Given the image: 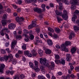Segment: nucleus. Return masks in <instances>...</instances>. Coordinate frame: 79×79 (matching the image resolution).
<instances>
[{
    "label": "nucleus",
    "instance_id": "nucleus-14",
    "mask_svg": "<svg viewBox=\"0 0 79 79\" xmlns=\"http://www.w3.org/2000/svg\"><path fill=\"white\" fill-rule=\"evenodd\" d=\"M16 44V42H15V41H14V42H12L11 48L13 50H14V48L15 47V45Z\"/></svg>",
    "mask_w": 79,
    "mask_h": 79
},
{
    "label": "nucleus",
    "instance_id": "nucleus-35",
    "mask_svg": "<svg viewBox=\"0 0 79 79\" xmlns=\"http://www.w3.org/2000/svg\"><path fill=\"white\" fill-rule=\"evenodd\" d=\"M4 60L5 61H8V60L9 58V57H8V56H4Z\"/></svg>",
    "mask_w": 79,
    "mask_h": 79
},
{
    "label": "nucleus",
    "instance_id": "nucleus-39",
    "mask_svg": "<svg viewBox=\"0 0 79 79\" xmlns=\"http://www.w3.org/2000/svg\"><path fill=\"white\" fill-rule=\"evenodd\" d=\"M8 56L9 58H13V55L11 54H9Z\"/></svg>",
    "mask_w": 79,
    "mask_h": 79
},
{
    "label": "nucleus",
    "instance_id": "nucleus-46",
    "mask_svg": "<svg viewBox=\"0 0 79 79\" xmlns=\"http://www.w3.org/2000/svg\"><path fill=\"white\" fill-rule=\"evenodd\" d=\"M64 3L65 5H69V2H68V1L67 0H65Z\"/></svg>",
    "mask_w": 79,
    "mask_h": 79
},
{
    "label": "nucleus",
    "instance_id": "nucleus-17",
    "mask_svg": "<svg viewBox=\"0 0 79 79\" xmlns=\"http://www.w3.org/2000/svg\"><path fill=\"white\" fill-rule=\"evenodd\" d=\"M76 51V48L73 47L72 49L71 50V52L72 54H73L75 53V52Z\"/></svg>",
    "mask_w": 79,
    "mask_h": 79
},
{
    "label": "nucleus",
    "instance_id": "nucleus-20",
    "mask_svg": "<svg viewBox=\"0 0 79 79\" xmlns=\"http://www.w3.org/2000/svg\"><path fill=\"white\" fill-rule=\"evenodd\" d=\"M74 30L75 32H77L79 30V27L75 26L74 27Z\"/></svg>",
    "mask_w": 79,
    "mask_h": 79
},
{
    "label": "nucleus",
    "instance_id": "nucleus-42",
    "mask_svg": "<svg viewBox=\"0 0 79 79\" xmlns=\"http://www.w3.org/2000/svg\"><path fill=\"white\" fill-rule=\"evenodd\" d=\"M1 53L3 54H4L6 53V51L4 49H1Z\"/></svg>",
    "mask_w": 79,
    "mask_h": 79
},
{
    "label": "nucleus",
    "instance_id": "nucleus-28",
    "mask_svg": "<svg viewBox=\"0 0 79 79\" xmlns=\"http://www.w3.org/2000/svg\"><path fill=\"white\" fill-rule=\"evenodd\" d=\"M76 8V5H73L71 6V9L72 10H75Z\"/></svg>",
    "mask_w": 79,
    "mask_h": 79
},
{
    "label": "nucleus",
    "instance_id": "nucleus-12",
    "mask_svg": "<svg viewBox=\"0 0 79 79\" xmlns=\"http://www.w3.org/2000/svg\"><path fill=\"white\" fill-rule=\"evenodd\" d=\"M24 18H22V17H20V18L19 17L16 18V20L17 22H19V21H24Z\"/></svg>",
    "mask_w": 79,
    "mask_h": 79
},
{
    "label": "nucleus",
    "instance_id": "nucleus-51",
    "mask_svg": "<svg viewBox=\"0 0 79 79\" xmlns=\"http://www.w3.org/2000/svg\"><path fill=\"white\" fill-rule=\"evenodd\" d=\"M25 2L26 3H31V1L30 0H26Z\"/></svg>",
    "mask_w": 79,
    "mask_h": 79
},
{
    "label": "nucleus",
    "instance_id": "nucleus-10",
    "mask_svg": "<svg viewBox=\"0 0 79 79\" xmlns=\"http://www.w3.org/2000/svg\"><path fill=\"white\" fill-rule=\"evenodd\" d=\"M66 60L67 61H70L71 60V56L69 54H67L66 55Z\"/></svg>",
    "mask_w": 79,
    "mask_h": 79
},
{
    "label": "nucleus",
    "instance_id": "nucleus-30",
    "mask_svg": "<svg viewBox=\"0 0 79 79\" xmlns=\"http://www.w3.org/2000/svg\"><path fill=\"white\" fill-rule=\"evenodd\" d=\"M55 30L57 33H59L60 32V29L58 28H55Z\"/></svg>",
    "mask_w": 79,
    "mask_h": 79
},
{
    "label": "nucleus",
    "instance_id": "nucleus-52",
    "mask_svg": "<svg viewBox=\"0 0 79 79\" xmlns=\"http://www.w3.org/2000/svg\"><path fill=\"white\" fill-rule=\"evenodd\" d=\"M24 36L26 37V38H27L28 39H30V37L29 36H27V34H24Z\"/></svg>",
    "mask_w": 79,
    "mask_h": 79
},
{
    "label": "nucleus",
    "instance_id": "nucleus-15",
    "mask_svg": "<svg viewBox=\"0 0 79 79\" xmlns=\"http://www.w3.org/2000/svg\"><path fill=\"white\" fill-rule=\"evenodd\" d=\"M59 4V9L60 10H61L63 8V3L60 2Z\"/></svg>",
    "mask_w": 79,
    "mask_h": 79
},
{
    "label": "nucleus",
    "instance_id": "nucleus-6",
    "mask_svg": "<svg viewBox=\"0 0 79 79\" xmlns=\"http://www.w3.org/2000/svg\"><path fill=\"white\" fill-rule=\"evenodd\" d=\"M39 26L34 22H32L31 24L28 27L29 29H32L33 27H38Z\"/></svg>",
    "mask_w": 79,
    "mask_h": 79
},
{
    "label": "nucleus",
    "instance_id": "nucleus-64",
    "mask_svg": "<svg viewBox=\"0 0 79 79\" xmlns=\"http://www.w3.org/2000/svg\"><path fill=\"white\" fill-rule=\"evenodd\" d=\"M76 23L78 25V26H79V20H77L76 21Z\"/></svg>",
    "mask_w": 79,
    "mask_h": 79
},
{
    "label": "nucleus",
    "instance_id": "nucleus-48",
    "mask_svg": "<svg viewBox=\"0 0 79 79\" xmlns=\"http://www.w3.org/2000/svg\"><path fill=\"white\" fill-rule=\"evenodd\" d=\"M0 60L1 61H4L5 60L4 57H0Z\"/></svg>",
    "mask_w": 79,
    "mask_h": 79
},
{
    "label": "nucleus",
    "instance_id": "nucleus-61",
    "mask_svg": "<svg viewBox=\"0 0 79 79\" xmlns=\"http://www.w3.org/2000/svg\"><path fill=\"white\" fill-rule=\"evenodd\" d=\"M14 79H19V77H18V75H16L15 77H14Z\"/></svg>",
    "mask_w": 79,
    "mask_h": 79
},
{
    "label": "nucleus",
    "instance_id": "nucleus-26",
    "mask_svg": "<svg viewBox=\"0 0 79 79\" xmlns=\"http://www.w3.org/2000/svg\"><path fill=\"white\" fill-rule=\"evenodd\" d=\"M38 79H45V77L43 76L39 75L38 77Z\"/></svg>",
    "mask_w": 79,
    "mask_h": 79
},
{
    "label": "nucleus",
    "instance_id": "nucleus-58",
    "mask_svg": "<svg viewBox=\"0 0 79 79\" xmlns=\"http://www.w3.org/2000/svg\"><path fill=\"white\" fill-rule=\"evenodd\" d=\"M58 74L59 76H61L63 74V73L61 72H59L58 73Z\"/></svg>",
    "mask_w": 79,
    "mask_h": 79
},
{
    "label": "nucleus",
    "instance_id": "nucleus-21",
    "mask_svg": "<svg viewBox=\"0 0 79 79\" xmlns=\"http://www.w3.org/2000/svg\"><path fill=\"white\" fill-rule=\"evenodd\" d=\"M1 23L2 24L6 25V20H2L1 21Z\"/></svg>",
    "mask_w": 79,
    "mask_h": 79
},
{
    "label": "nucleus",
    "instance_id": "nucleus-54",
    "mask_svg": "<svg viewBox=\"0 0 79 79\" xmlns=\"http://www.w3.org/2000/svg\"><path fill=\"white\" fill-rule=\"evenodd\" d=\"M66 77V79H69L71 77V76L69 75H67V76Z\"/></svg>",
    "mask_w": 79,
    "mask_h": 79
},
{
    "label": "nucleus",
    "instance_id": "nucleus-18",
    "mask_svg": "<svg viewBox=\"0 0 79 79\" xmlns=\"http://www.w3.org/2000/svg\"><path fill=\"white\" fill-rule=\"evenodd\" d=\"M45 53L46 54H50L52 53V52H51V50L48 49L46 50Z\"/></svg>",
    "mask_w": 79,
    "mask_h": 79
},
{
    "label": "nucleus",
    "instance_id": "nucleus-50",
    "mask_svg": "<svg viewBox=\"0 0 79 79\" xmlns=\"http://www.w3.org/2000/svg\"><path fill=\"white\" fill-rule=\"evenodd\" d=\"M23 32H24V34H28V31L27 30H24Z\"/></svg>",
    "mask_w": 79,
    "mask_h": 79
},
{
    "label": "nucleus",
    "instance_id": "nucleus-36",
    "mask_svg": "<svg viewBox=\"0 0 79 79\" xmlns=\"http://www.w3.org/2000/svg\"><path fill=\"white\" fill-rule=\"evenodd\" d=\"M29 64L31 68H32L34 66V64L31 62H29Z\"/></svg>",
    "mask_w": 79,
    "mask_h": 79
},
{
    "label": "nucleus",
    "instance_id": "nucleus-1",
    "mask_svg": "<svg viewBox=\"0 0 79 79\" xmlns=\"http://www.w3.org/2000/svg\"><path fill=\"white\" fill-rule=\"evenodd\" d=\"M56 13L57 15L59 16V15L60 16H61L62 18L64 19V20H67L68 18V13H67V11L64 10V13L62 14V12H59L57 10H56Z\"/></svg>",
    "mask_w": 79,
    "mask_h": 79
},
{
    "label": "nucleus",
    "instance_id": "nucleus-62",
    "mask_svg": "<svg viewBox=\"0 0 79 79\" xmlns=\"http://www.w3.org/2000/svg\"><path fill=\"white\" fill-rule=\"evenodd\" d=\"M18 53L19 54H23V52L20 50H19L18 52Z\"/></svg>",
    "mask_w": 79,
    "mask_h": 79
},
{
    "label": "nucleus",
    "instance_id": "nucleus-44",
    "mask_svg": "<svg viewBox=\"0 0 79 79\" xmlns=\"http://www.w3.org/2000/svg\"><path fill=\"white\" fill-rule=\"evenodd\" d=\"M22 48L23 50H26V45L25 44H24L22 46Z\"/></svg>",
    "mask_w": 79,
    "mask_h": 79
},
{
    "label": "nucleus",
    "instance_id": "nucleus-16",
    "mask_svg": "<svg viewBox=\"0 0 79 79\" xmlns=\"http://www.w3.org/2000/svg\"><path fill=\"white\" fill-rule=\"evenodd\" d=\"M77 15H75V14H74L73 17H72V20L74 22L76 20V19H77Z\"/></svg>",
    "mask_w": 79,
    "mask_h": 79
},
{
    "label": "nucleus",
    "instance_id": "nucleus-41",
    "mask_svg": "<svg viewBox=\"0 0 79 79\" xmlns=\"http://www.w3.org/2000/svg\"><path fill=\"white\" fill-rule=\"evenodd\" d=\"M34 38V36L33 35H31L30 36V40H33Z\"/></svg>",
    "mask_w": 79,
    "mask_h": 79
},
{
    "label": "nucleus",
    "instance_id": "nucleus-49",
    "mask_svg": "<svg viewBox=\"0 0 79 79\" xmlns=\"http://www.w3.org/2000/svg\"><path fill=\"white\" fill-rule=\"evenodd\" d=\"M20 77L21 79H23V78H24L25 77L24 75L23 74L20 75Z\"/></svg>",
    "mask_w": 79,
    "mask_h": 79
},
{
    "label": "nucleus",
    "instance_id": "nucleus-7",
    "mask_svg": "<svg viewBox=\"0 0 79 79\" xmlns=\"http://www.w3.org/2000/svg\"><path fill=\"white\" fill-rule=\"evenodd\" d=\"M16 25L13 23H10L8 25V29H14L15 28Z\"/></svg>",
    "mask_w": 79,
    "mask_h": 79
},
{
    "label": "nucleus",
    "instance_id": "nucleus-3",
    "mask_svg": "<svg viewBox=\"0 0 79 79\" xmlns=\"http://www.w3.org/2000/svg\"><path fill=\"white\" fill-rule=\"evenodd\" d=\"M40 63L42 65H45L46 64L47 59L45 58L42 59V58H40Z\"/></svg>",
    "mask_w": 79,
    "mask_h": 79
},
{
    "label": "nucleus",
    "instance_id": "nucleus-56",
    "mask_svg": "<svg viewBox=\"0 0 79 79\" xmlns=\"http://www.w3.org/2000/svg\"><path fill=\"white\" fill-rule=\"evenodd\" d=\"M49 5H50V7H51V8L54 7V5H53V4L50 3L49 4Z\"/></svg>",
    "mask_w": 79,
    "mask_h": 79
},
{
    "label": "nucleus",
    "instance_id": "nucleus-5",
    "mask_svg": "<svg viewBox=\"0 0 79 79\" xmlns=\"http://www.w3.org/2000/svg\"><path fill=\"white\" fill-rule=\"evenodd\" d=\"M5 68V64H0V73L1 74L3 73V69Z\"/></svg>",
    "mask_w": 79,
    "mask_h": 79
},
{
    "label": "nucleus",
    "instance_id": "nucleus-9",
    "mask_svg": "<svg viewBox=\"0 0 79 79\" xmlns=\"http://www.w3.org/2000/svg\"><path fill=\"white\" fill-rule=\"evenodd\" d=\"M70 3L72 5H76L77 3H78V0H71Z\"/></svg>",
    "mask_w": 79,
    "mask_h": 79
},
{
    "label": "nucleus",
    "instance_id": "nucleus-45",
    "mask_svg": "<svg viewBox=\"0 0 79 79\" xmlns=\"http://www.w3.org/2000/svg\"><path fill=\"white\" fill-rule=\"evenodd\" d=\"M54 39H58V35L55 34L53 35Z\"/></svg>",
    "mask_w": 79,
    "mask_h": 79
},
{
    "label": "nucleus",
    "instance_id": "nucleus-38",
    "mask_svg": "<svg viewBox=\"0 0 79 79\" xmlns=\"http://www.w3.org/2000/svg\"><path fill=\"white\" fill-rule=\"evenodd\" d=\"M3 32H4V31H3V30H2L0 32L1 35L2 36H4V35H5V33H3Z\"/></svg>",
    "mask_w": 79,
    "mask_h": 79
},
{
    "label": "nucleus",
    "instance_id": "nucleus-31",
    "mask_svg": "<svg viewBox=\"0 0 79 79\" xmlns=\"http://www.w3.org/2000/svg\"><path fill=\"white\" fill-rule=\"evenodd\" d=\"M37 40H36V41L35 42V45H37V44H39V37H38L37 38Z\"/></svg>",
    "mask_w": 79,
    "mask_h": 79
},
{
    "label": "nucleus",
    "instance_id": "nucleus-53",
    "mask_svg": "<svg viewBox=\"0 0 79 79\" xmlns=\"http://www.w3.org/2000/svg\"><path fill=\"white\" fill-rule=\"evenodd\" d=\"M6 17H7V15L6 14H4L2 18L3 19H6Z\"/></svg>",
    "mask_w": 79,
    "mask_h": 79
},
{
    "label": "nucleus",
    "instance_id": "nucleus-25",
    "mask_svg": "<svg viewBox=\"0 0 79 79\" xmlns=\"http://www.w3.org/2000/svg\"><path fill=\"white\" fill-rule=\"evenodd\" d=\"M33 69H35V72H36V73H38V72H39L40 71V69L39 68H37L36 69H35V68H33Z\"/></svg>",
    "mask_w": 79,
    "mask_h": 79
},
{
    "label": "nucleus",
    "instance_id": "nucleus-23",
    "mask_svg": "<svg viewBox=\"0 0 79 79\" xmlns=\"http://www.w3.org/2000/svg\"><path fill=\"white\" fill-rule=\"evenodd\" d=\"M45 5L44 4H43L41 5V7L43 8V10L45 11Z\"/></svg>",
    "mask_w": 79,
    "mask_h": 79
},
{
    "label": "nucleus",
    "instance_id": "nucleus-33",
    "mask_svg": "<svg viewBox=\"0 0 79 79\" xmlns=\"http://www.w3.org/2000/svg\"><path fill=\"white\" fill-rule=\"evenodd\" d=\"M35 68H37L38 67V62L37 61L35 60Z\"/></svg>",
    "mask_w": 79,
    "mask_h": 79
},
{
    "label": "nucleus",
    "instance_id": "nucleus-29",
    "mask_svg": "<svg viewBox=\"0 0 79 79\" xmlns=\"http://www.w3.org/2000/svg\"><path fill=\"white\" fill-rule=\"evenodd\" d=\"M57 19H58V22L59 23H61V21H63V19H61L60 18H59L58 16H57Z\"/></svg>",
    "mask_w": 79,
    "mask_h": 79
},
{
    "label": "nucleus",
    "instance_id": "nucleus-60",
    "mask_svg": "<svg viewBox=\"0 0 79 79\" xmlns=\"http://www.w3.org/2000/svg\"><path fill=\"white\" fill-rule=\"evenodd\" d=\"M56 47L57 48H60V46L59 45H56Z\"/></svg>",
    "mask_w": 79,
    "mask_h": 79
},
{
    "label": "nucleus",
    "instance_id": "nucleus-59",
    "mask_svg": "<svg viewBox=\"0 0 79 79\" xmlns=\"http://www.w3.org/2000/svg\"><path fill=\"white\" fill-rule=\"evenodd\" d=\"M13 7L15 8V9H16L17 8H18V7L16 6L15 5L13 4L12 5Z\"/></svg>",
    "mask_w": 79,
    "mask_h": 79
},
{
    "label": "nucleus",
    "instance_id": "nucleus-13",
    "mask_svg": "<svg viewBox=\"0 0 79 79\" xmlns=\"http://www.w3.org/2000/svg\"><path fill=\"white\" fill-rule=\"evenodd\" d=\"M47 42L49 45H53V42L52 40L50 39H48L47 40Z\"/></svg>",
    "mask_w": 79,
    "mask_h": 79
},
{
    "label": "nucleus",
    "instance_id": "nucleus-24",
    "mask_svg": "<svg viewBox=\"0 0 79 79\" xmlns=\"http://www.w3.org/2000/svg\"><path fill=\"white\" fill-rule=\"evenodd\" d=\"M71 42H70L66 41L65 44H64L66 46V45H71Z\"/></svg>",
    "mask_w": 79,
    "mask_h": 79
},
{
    "label": "nucleus",
    "instance_id": "nucleus-22",
    "mask_svg": "<svg viewBox=\"0 0 79 79\" xmlns=\"http://www.w3.org/2000/svg\"><path fill=\"white\" fill-rule=\"evenodd\" d=\"M3 13V6L1 4H0V13Z\"/></svg>",
    "mask_w": 79,
    "mask_h": 79
},
{
    "label": "nucleus",
    "instance_id": "nucleus-2",
    "mask_svg": "<svg viewBox=\"0 0 79 79\" xmlns=\"http://www.w3.org/2000/svg\"><path fill=\"white\" fill-rule=\"evenodd\" d=\"M61 50L63 51H65L66 52H68V49L66 48V46L64 44H62V45H60Z\"/></svg>",
    "mask_w": 79,
    "mask_h": 79
},
{
    "label": "nucleus",
    "instance_id": "nucleus-63",
    "mask_svg": "<svg viewBox=\"0 0 79 79\" xmlns=\"http://www.w3.org/2000/svg\"><path fill=\"white\" fill-rule=\"evenodd\" d=\"M75 70H77V71H79V66L75 68Z\"/></svg>",
    "mask_w": 79,
    "mask_h": 79
},
{
    "label": "nucleus",
    "instance_id": "nucleus-47",
    "mask_svg": "<svg viewBox=\"0 0 79 79\" xmlns=\"http://www.w3.org/2000/svg\"><path fill=\"white\" fill-rule=\"evenodd\" d=\"M40 69H41V70H44L45 69V66L43 65H42L40 67Z\"/></svg>",
    "mask_w": 79,
    "mask_h": 79
},
{
    "label": "nucleus",
    "instance_id": "nucleus-11",
    "mask_svg": "<svg viewBox=\"0 0 79 79\" xmlns=\"http://www.w3.org/2000/svg\"><path fill=\"white\" fill-rule=\"evenodd\" d=\"M9 62H12L13 64H16V62L15 59H13V58H10V60L9 61Z\"/></svg>",
    "mask_w": 79,
    "mask_h": 79
},
{
    "label": "nucleus",
    "instance_id": "nucleus-40",
    "mask_svg": "<svg viewBox=\"0 0 79 79\" xmlns=\"http://www.w3.org/2000/svg\"><path fill=\"white\" fill-rule=\"evenodd\" d=\"M55 67L53 66H52V65H50V67H49V69L50 70H53V69H54V67Z\"/></svg>",
    "mask_w": 79,
    "mask_h": 79
},
{
    "label": "nucleus",
    "instance_id": "nucleus-55",
    "mask_svg": "<svg viewBox=\"0 0 79 79\" xmlns=\"http://www.w3.org/2000/svg\"><path fill=\"white\" fill-rule=\"evenodd\" d=\"M15 73V71H10V74L11 75H13Z\"/></svg>",
    "mask_w": 79,
    "mask_h": 79
},
{
    "label": "nucleus",
    "instance_id": "nucleus-4",
    "mask_svg": "<svg viewBox=\"0 0 79 79\" xmlns=\"http://www.w3.org/2000/svg\"><path fill=\"white\" fill-rule=\"evenodd\" d=\"M55 63L56 64H58L59 63L60 64H65V60H62L61 61L60 60H55Z\"/></svg>",
    "mask_w": 79,
    "mask_h": 79
},
{
    "label": "nucleus",
    "instance_id": "nucleus-57",
    "mask_svg": "<svg viewBox=\"0 0 79 79\" xmlns=\"http://www.w3.org/2000/svg\"><path fill=\"white\" fill-rule=\"evenodd\" d=\"M31 2H34V3H37V0H30Z\"/></svg>",
    "mask_w": 79,
    "mask_h": 79
},
{
    "label": "nucleus",
    "instance_id": "nucleus-27",
    "mask_svg": "<svg viewBox=\"0 0 79 79\" xmlns=\"http://www.w3.org/2000/svg\"><path fill=\"white\" fill-rule=\"evenodd\" d=\"M22 38V36L21 35H19L16 36V39H17V40H19L20 39H21Z\"/></svg>",
    "mask_w": 79,
    "mask_h": 79
},
{
    "label": "nucleus",
    "instance_id": "nucleus-32",
    "mask_svg": "<svg viewBox=\"0 0 79 79\" xmlns=\"http://www.w3.org/2000/svg\"><path fill=\"white\" fill-rule=\"evenodd\" d=\"M48 31H50V32H54V30L53 29L50 27H48Z\"/></svg>",
    "mask_w": 79,
    "mask_h": 79
},
{
    "label": "nucleus",
    "instance_id": "nucleus-34",
    "mask_svg": "<svg viewBox=\"0 0 79 79\" xmlns=\"http://www.w3.org/2000/svg\"><path fill=\"white\" fill-rule=\"evenodd\" d=\"M74 13L75 15L77 16V15H78L79 13V11L77 10H76L74 12Z\"/></svg>",
    "mask_w": 79,
    "mask_h": 79
},
{
    "label": "nucleus",
    "instance_id": "nucleus-37",
    "mask_svg": "<svg viewBox=\"0 0 79 79\" xmlns=\"http://www.w3.org/2000/svg\"><path fill=\"white\" fill-rule=\"evenodd\" d=\"M24 54H25V55H27L28 56V55H29V51H25Z\"/></svg>",
    "mask_w": 79,
    "mask_h": 79
},
{
    "label": "nucleus",
    "instance_id": "nucleus-8",
    "mask_svg": "<svg viewBox=\"0 0 79 79\" xmlns=\"http://www.w3.org/2000/svg\"><path fill=\"white\" fill-rule=\"evenodd\" d=\"M33 10L35 12H37L38 13H41L42 12V10L41 9H40V8H39L36 7L33 9Z\"/></svg>",
    "mask_w": 79,
    "mask_h": 79
},
{
    "label": "nucleus",
    "instance_id": "nucleus-43",
    "mask_svg": "<svg viewBox=\"0 0 79 79\" xmlns=\"http://www.w3.org/2000/svg\"><path fill=\"white\" fill-rule=\"evenodd\" d=\"M38 53L40 55V56H42L43 55V51H41V52L39 51Z\"/></svg>",
    "mask_w": 79,
    "mask_h": 79
},
{
    "label": "nucleus",
    "instance_id": "nucleus-19",
    "mask_svg": "<svg viewBox=\"0 0 79 79\" xmlns=\"http://www.w3.org/2000/svg\"><path fill=\"white\" fill-rule=\"evenodd\" d=\"M60 58V56L57 54H55V60H59V59Z\"/></svg>",
    "mask_w": 79,
    "mask_h": 79
}]
</instances>
